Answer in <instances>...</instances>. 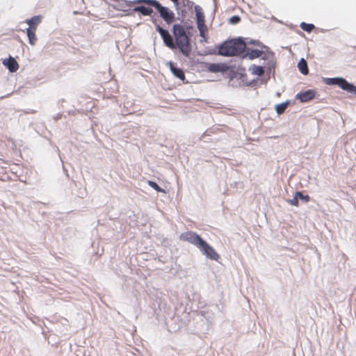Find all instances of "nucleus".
I'll list each match as a JSON object with an SVG mask.
<instances>
[{
  "mask_svg": "<svg viewBox=\"0 0 356 356\" xmlns=\"http://www.w3.org/2000/svg\"><path fill=\"white\" fill-rule=\"evenodd\" d=\"M246 49L245 42L241 38H236L224 42L218 48V54L225 56H238Z\"/></svg>",
  "mask_w": 356,
  "mask_h": 356,
  "instance_id": "obj_1",
  "label": "nucleus"
},
{
  "mask_svg": "<svg viewBox=\"0 0 356 356\" xmlns=\"http://www.w3.org/2000/svg\"><path fill=\"white\" fill-rule=\"evenodd\" d=\"M172 33L175 38L176 48H179L185 56H188L191 47L184 27L180 24H175L172 26Z\"/></svg>",
  "mask_w": 356,
  "mask_h": 356,
  "instance_id": "obj_2",
  "label": "nucleus"
},
{
  "mask_svg": "<svg viewBox=\"0 0 356 356\" xmlns=\"http://www.w3.org/2000/svg\"><path fill=\"white\" fill-rule=\"evenodd\" d=\"M26 22L29 25L27 29V35L31 44L34 45L37 41L35 31L37 26L41 22V17L39 15L34 16L30 19L26 20Z\"/></svg>",
  "mask_w": 356,
  "mask_h": 356,
  "instance_id": "obj_3",
  "label": "nucleus"
},
{
  "mask_svg": "<svg viewBox=\"0 0 356 356\" xmlns=\"http://www.w3.org/2000/svg\"><path fill=\"white\" fill-rule=\"evenodd\" d=\"M160 14V17L168 24H172L175 21V15L168 8L161 6V4L157 1L154 7Z\"/></svg>",
  "mask_w": 356,
  "mask_h": 356,
  "instance_id": "obj_4",
  "label": "nucleus"
},
{
  "mask_svg": "<svg viewBox=\"0 0 356 356\" xmlns=\"http://www.w3.org/2000/svg\"><path fill=\"white\" fill-rule=\"evenodd\" d=\"M179 239L182 241L188 242L196 246L197 248L204 242V240L200 237V236H199L196 232L192 231L181 234Z\"/></svg>",
  "mask_w": 356,
  "mask_h": 356,
  "instance_id": "obj_5",
  "label": "nucleus"
},
{
  "mask_svg": "<svg viewBox=\"0 0 356 356\" xmlns=\"http://www.w3.org/2000/svg\"><path fill=\"white\" fill-rule=\"evenodd\" d=\"M156 30L160 34L163 39V43L166 47L171 49H176V44L174 42L172 36L170 34L169 31L163 29L159 25H157Z\"/></svg>",
  "mask_w": 356,
  "mask_h": 356,
  "instance_id": "obj_6",
  "label": "nucleus"
},
{
  "mask_svg": "<svg viewBox=\"0 0 356 356\" xmlns=\"http://www.w3.org/2000/svg\"><path fill=\"white\" fill-rule=\"evenodd\" d=\"M198 249L204 255L211 260L218 261L220 259V255L217 253L214 248L205 241H204L202 244L199 246Z\"/></svg>",
  "mask_w": 356,
  "mask_h": 356,
  "instance_id": "obj_7",
  "label": "nucleus"
},
{
  "mask_svg": "<svg viewBox=\"0 0 356 356\" xmlns=\"http://www.w3.org/2000/svg\"><path fill=\"white\" fill-rule=\"evenodd\" d=\"M316 92L314 90H307L305 92H299L296 95V98L301 102H307L315 97Z\"/></svg>",
  "mask_w": 356,
  "mask_h": 356,
  "instance_id": "obj_8",
  "label": "nucleus"
},
{
  "mask_svg": "<svg viewBox=\"0 0 356 356\" xmlns=\"http://www.w3.org/2000/svg\"><path fill=\"white\" fill-rule=\"evenodd\" d=\"M338 86L348 92L356 95V86L349 83L346 79L341 78Z\"/></svg>",
  "mask_w": 356,
  "mask_h": 356,
  "instance_id": "obj_9",
  "label": "nucleus"
},
{
  "mask_svg": "<svg viewBox=\"0 0 356 356\" xmlns=\"http://www.w3.org/2000/svg\"><path fill=\"white\" fill-rule=\"evenodd\" d=\"M338 86L348 92L356 95V86L349 83L346 79L341 78Z\"/></svg>",
  "mask_w": 356,
  "mask_h": 356,
  "instance_id": "obj_10",
  "label": "nucleus"
},
{
  "mask_svg": "<svg viewBox=\"0 0 356 356\" xmlns=\"http://www.w3.org/2000/svg\"><path fill=\"white\" fill-rule=\"evenodd\" d=\"M227 68V65L225 63H210L207 65L209 72L214 73L225 72Z\"/></svg>",
  "mask_w": 356,
  "mask_h": 356,
  "instance_id": "obj_11",
  "label": "nucleus"
},
{
  "mask_svg": "<svg viewBox=\"0 0 356 356\" xmlns=\"http://www.w3.org/2000/svg\"><path fill=\"white\" fill-rule=\"evenodd\" d=\"M168 65L170 66V69L175 76L181 81L185 79V74L181 69L177 67L172 62H170Z\"/></svg>",
  "mask_w": 356,
  "mask_h": 356,
  "instance_id": "obj_12",
  "label": "nucleus"
},
{
  "mask_svg": "<svg viewBox=\"0 0 356 356\" xmlns=\"http://www.w3.org/2000/svg\"><path fill=\"white\" fill-rule=\"evenodd\" d=\"M3 64L12 72H16L19 67L18 63L13 58H10L8 60H4Z\"/></svg>",
  "mask_w": 356,
  "mask_h": 356,
  "instance_id": "obj_13",
  "label": "nucleus"
},
{
  "mask_svg": "<svg viewBox=\"0 0 356 356\" xmlns=\"http://www.w3.org/2000/svg\"><path fill=\"white\" fill-rule=\"evenodd\" d=\"M262 54L263 51L259 49H252L248 48L246 49L245 56H248L250 59L252 60L261 56Z\"/></svg>",
  "mask_w": 356,
  "mask_h": 356,
  "instance_id": "obj_14",
  "label": "nucleus"
},
{
  "mask_svg": "<svg viewBox=\"0 0 356 356\" xmlns=\"http://www.w3.org/2000/svg\"><path fill=\"white\" fill-rule=\"evenodd\" d=\"M134 12L140 13L143 15L149 16L153 13V10L151 8L145 7L143 6H137L134 8Z\"/></svg>",
  "mask_w": 356,
  "mask_h": 356,
  "instance_id": "obj_15",
  "label": "nucleus"
},
{
  "mask_svg": "<svg viewBox=\"0 0 356 356\" xmlns=\"http://www.w3.org/2000/svg\"><path fill=\"white\" fill-rule=\"evenodd\" d=\"M300 72L303 74H307L309 72L307 62L305 59L302 58L298 65Z\"/></svg>",
  "mask_w": 356,
  "mask_h": 356,
  "instance_id": "obj_16",
  "label": "nucleus"
},
{
  "mask_svg": "<svg viewBox=\"0 0 356 356\" xmlns=\"http://www.w3.org/2000/svg\"><path fill=\"white\" fill-rule=\"evenodd\" d=\"M289 104V102H283L282 104H277L275 106V110L277 114L281 115L286 111V108Z\"/></svg>",
  "mask_w": 356,
  "mask_h": 356,
  "instance_id": "obj_17",
  "label": "nucleus"
},
{
  "mask_svg": "<svg viewBox=\"0 0 356 356\" xmlns=\"http://www.w3.org/2000/svg\"><path fill=\"white\" fill-rule=\"evenodd\" d=\"M158 1L156 0H134L132 4L145 3L147 5L155 7Z\"/></svg>",
  "mask_w": 356,
  "mask_h": 356,
  "instance_id": "obj_18",
  "label": "nucleus"
},
{
  "mask_svg": "<svg viewBox=\"0 0 356 356\" xmlns=\"http://www.w3.org/2000/svg\"><path fill=\"white\" fill-rule=\"evenodd\" d=\"M197 29L200 31V35L202 38H203L205 40H207L206 33L207 32V27L205 24H199L197 26Z\"/></svg>",
  "mask_w": 356,
  "mask_h": 356,
  "instance_id": "obj_19",
  "label": "nucleus"
},
{
  "mask_svg": "<svg viewBox=\"0 0 356 356\" xmlns=\"http://www.w3.org/2000/svg\"><path fill=\"white\" fill-rule=\"evenodd\" d=\"M195 14L197 17V26L199 24H205L204 23V14L197 9L195 10Z\"/></svg>",
  "mask_w": 356,
  "mask_h": 356,
  "instance_id": "obj_20",
  "label": "nucleus"
},
{
  "mask_svg": "<svg viewBox=\"0 0 356 356\" xmlns=\"http://www.w3.org/2000/svg\"><path fill=\"white\" fill-rule=\"evenodd\" d=\"M300 28L307 32H311L313 29H314L315 26L312 24H307L305 22H302L300 25Z\"/></svg>",
  "mask_w": 356,
  "mask_h": 356,
  "instance_id": "obj_21",
  "label": "nucleus"
},
{
  "mask_svg": "<svg viewBox=\"0 0 356 356\" xmlns=\"http://www.w3.org/2000/svg\"><path fill=\"white\" fill-rule=\"evenodd\" d=\"M148 185L154 188L157 192H163L165 193V191L162 189L156 182L153 181H147Z\"/></svg>",
  "mask_w": 356,
  "mask_h": 356,
  "instance_id": "obj_22",
  "label": "nucleus"
},
{
  "mask_svg": "<svg viewBox=\"0 0 356 356\" xmlns=\"http://www.w3.org/2000/svg\"><path fill=\"white\" fill-rule=\"evenodd\" d=\"M252 70H253V73L258 76H261V75L264 74V70L261 66L254 65L252 67Z\"/></svg>",
  "mask_w": 356,
  "mask_h": 356,
  "instance_id": "obj_23",
  "label": "nucleus"
},
{
  "mask_svg": "<svg viewBox=\"0 0 356 356\" xmlns=\"http://www.w3.org/2000/svg\"><path fill=\"white\" fill-rule=\"evenodd\" d=\"M296 197H298L306 202H309L310 200V197L309 195H304L302 192H296Z\"/></svg>",
  "mask_w": 356,
  "mask_h": 356,
  "instance_id": "obj_24",
  "label": "nucleus"
},
{
  "mask_svg": "<svg viewBox=\"0 0 356 356\" xmlns=\"http://www.w3.org/2000/svg\"><path fill=\"white\" fill-rule=\"evenodd\" d=\"M341 78H332V79H328L327 83L331 84V85H339V82L340 81Z\"/></svg>",
  "mask_w": 356,
  "mask_h": 356,
  "instance_id": "obj_25",
  "label": "nucleus"
},
{
  "mask_svg": "<svg viewBox=\"0 0 356 356\" xmlns=\"http://www.w3.org/2000/svg\"><path fill=\"white\" fill-rule=\"evenodd\" d=\"M291 205L298 207L299 202H298V197H296V193L295 194L292 200H290L288 201Z\"/></svg>",
  "mask_w": 356,
  "mask_h": 356,
  "instance_id": "obj_26",
  "label": "nucleus"
},
{
  "mask_svg": "<svg viewBox=\"0 0 356 356\" xmlns=\"http://www.w3.org/2000/svg\"><path fill=\"white\" fill-rule=\"evenodd\" d=\"M232 24H237L240 21V17L238 16H233L229 19Z\"/></svg>",
  "mask_w": 356,
  "mask_h": 356,
  "instance_id": "obj_27",
  "label": "nucleus"
},
{
  "mask_svg": "<svg viewBox=\"0 0 356 356\" xmlns=\"http://www.w3.org/2000/svg\"><path fill=\"white\" fill-rule=\"evenodd\" d=\"M172 2H174L175 3L177 4L178 3V1L179 0H171Z\"/></svg>",
  "mask_w": 356,
  "mask_h": 356,
  "instance_id": "obj_28",
  "label": "nucleus"
}]
</instances>
